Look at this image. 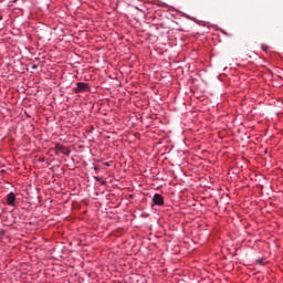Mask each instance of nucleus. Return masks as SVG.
I'll return each instance as SVG.
<instances>
[{
  "mask_svg": "<svg viewBox=\"0 0 283 283\" xmlns=\"http://www.w3.org/2000/svg\"><path fill=\"white\" fill-rule=\"evenodd\" d=\"M95 180L97 181V182H101V177H95Z\"/></svg>",
  "mask_w": 283,
  "mask_h": 283,
  "instance_id": "obj_6",
  "label": "nucleus"
},
{
  "mask_svg": "<svg viewBox=\"0 0 283 283\" xmlns=\"http://www.w3.org/2000/svg\"><path fill=\"white\" fill-rule=\"evenodd\" d=\"M94 170H95V171H98V166H94Z\"/></svg>",
  "mask_w": 283,
  "mask_h": 283,
  "instance_id": "obj_7",
  "label": "nucleus"
},
{
  "mask_svg": "<svg viewBox=\"0 0 283 283\" xmlns=\"http://www.w3.org/2000/svg\"><path fill=\"white\" fill-rule=\"evenodd\" d=\"M87 90H90V84L85 82H77L76 87L73 88V92H75V94H82L83 92H87Z\"/></svg>",
  "mask_w": 283,
  "mask_h": 283,
  "instance_id": "obj_1",
  "label": "nucleus"
},
{
  "mask_svg": "<svg viewBox=\"0 0 283 283\" xmlns=\"http://www.w3.org/2000/svg\"><path fill=\"white\" fill-rule=\"evenodd\" d=\"M153 202H154V205H157L158 207H163V205H165V199L163 198L161 195L155 193L153 197Z\"/></svg>",
  "mask_w": 283,
  "mask_h": 283,
  "instance_id": "obj_2",
  "label": "nucleus"
},
{
  "mask_svg": "<svg viewBox=\"0 0 283 283\" xmlns=\"http://www.w3.org/2000/svg\"><path fill=\"white\" fill-rule=\"evenodd\" d=\"M56 151H61V154H64V156H70V149H67L66 147H64L61 144H57L55 146Z\"/></svg>",
  "mask_w": 283,
  "mask_h": 283,
  "instance_id": "obj_4",
  "label": "nucleus"
},
{
  "mask_svg": "<svg viewBox=\"0 0 283 283\" xmlns=\"http://www.w3.org/2000/svg\"><path fill=\"white\" fill-rule=\"evenodd\" d=\"M38 67H39V65H36V64L32 65V70H36Z\"/></svg>",
  "mask_w": 283,
  "mask_h": 283,
  "instance_id": "obj_5",
  "label": "nucleus"
},
{
  "mask_svg": "<svg viewBox=\"0 0 283 283\" xmlns=\"http://www.w3.org/2000/svg\"><path fill=\"white\" fill-rule=\"evenodd\" d=\"M17 200V196L14 195V192H10L8 196H7V203L10 206V207H14V201Z\"/></svg>",
  "mask_w": 283,
  "mask_h": 283,
  "instance_id": "obj_3",
  "label": "nucleus"
},
{
  "mask_svg": "<svg viewBox=\"0 0 283 283\" xmlns=\"http://www.w3.org/2000/svg\"><path fill=\"white\" fill-rule=\"evenodd\" d=\"M258 262H259V264H264V263L262 262V259H260Z\"/></svg>",
  "mask_w": 283,
  "mask_h": 283,
  "instance_id": "obj_8",
  "label": "nucleus"
}]
</instances>
